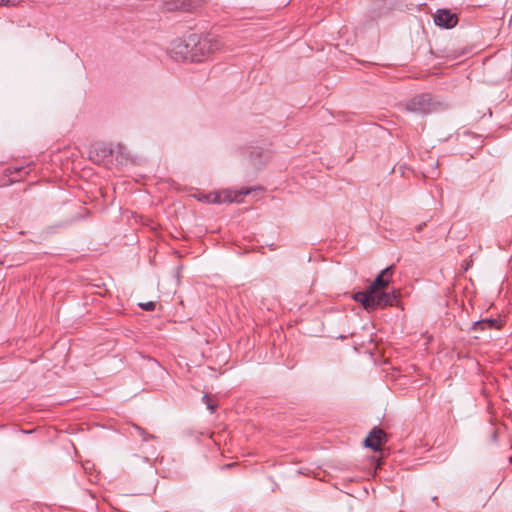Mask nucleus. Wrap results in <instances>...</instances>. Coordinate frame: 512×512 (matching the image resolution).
<instances>
[{
    "instance_id": "nucleus-1",
    "label": "nucleus",
    "mask_w": 512,
    "mask_h": 512,
    "mask_svg": "<svg viewBox=\"0 0 512 512\" xmlns=\"http://www.w3.org/2000/svg\"><path fill=\"white\" fill-rule=\"evenodd\" d=\"M223 43L216 37L198 38L193 35L187 40L181 41L176 46V53L190 61H200L202 57L220 51Z\"/></svg>"
},
{
    "instance_id": "nucleus-2",
    "label": "nucleus",
    "mask_w": 512,
    "mask_h": 512,
    "mask_svg": "<svg viewBox=\"0 0 512 512\" xmlns=\"http://www.w3.org/2000/svg\"><path fill=\"white\" fill-rule=\"evenodd\" d=\"M354 299L360 302L367 311H374L378 308L394 305L397 301V294L377 290L371 294L356 293Z\"/></svg>"
},
{
    "instance_id": "nucleus-3",
    "label": "nucleus",
    "mask_w": 512,
    "mask_h": 512,
    "mask_svg": "<svg viewBox=\"0 0 512 512\" xmlns=\"http://www.w3.org/2000/svg\"><path fill=\"white\" fill-rule=\"evenodd\" d=\"M256 188H243L240 190H231L224 189L220 191H215L208 194L199 195L198 199L200 201H205L207 203L214 204H223V203H241L243 202V198L246 195L251 194L256 191Z\"/></svg>"
},
{
    "instance_id": "nucleus-4",
    "label": "nucleus",
    "mask_w": 512,
    "mask_h": 512,
    "mask_svg": "<svg viewBox=\"0 0 512 512\" xmlns=\"http://www.w3.org/2000/svg\"><path fill=\"white\" fill-rule=\"evenodd\" d=\"M432 97L428 94L418 95L411 99L407 104V108L413 112L427 113L434 109Z\"/></svg>"
},
{
    "instance_id": "nucleus-5",
    "label": "nucleus",
    "mask_w": 512,
    "mask_h": 512,
    "mask_svg": "<svg viewBox=\"0 0 512 512\" xmlns=\"http://www.w3.org/2000/svg\"><path fill=\"white\" fill-rule=\"evenodd\" d=\"M394 272V265H391L380 272V274L376 277L373 283L369 286L366 291L362 293H374V291L381 290L383 291L391 281L392 275Z\"/></svg>"
},
{
    "instance_id": "nucleus-6",
    "label": "nucleus",
    "mask_w": 512,
    "mask_h": 512,
    "mask_svg": "<svg viewBox=\"0 0 512 512\" xmlns=\"http://www.w3.org/2000/svg\"><path fill=\"white\" fill-rule=\"evenodd\" d=\"M201 0H166L164 7L167 11H191L201 5Z\"/></svg>"
},
{
    "instance_id": "nucleus-7",
    "label": "nucleus",
    "mask_w": 512,
    "mask_h": 512,
    "mask_svg": "<svg viewBox=\"0 0 512 512\" xmlns=\"http://www.w3.org/2000/svg\"><path fill=\"white\" fill-rule=\"evenodd\" d=\"M386 441V434L382 429L374 428L366 437L364 444L375 451L381 449V446Z\"/></svg>"
},
{
    "instance_id": "nucleus-8",
    "label": "nucleus",
    "mask_w": 512,
    "mask_h": 512,
    "mask_svg": "<svg viewBox=\"0 0 512 512\" xmlns=\"http://www.w3.org/2000/svg\"><path fill=\"white\" fill-rule=\"evenodd\" d=\"M434 22L436 25L444 28H453L457 22L456 14L451 13L449 10H438L434 15Z\"/></svg>"
},
{
    "instance_id": "nucleus-9",
    "label": "nucleus",
    "mask_w": 512,
    "mask_h": 512,
    "mask_svg": "<svg viewBox=\"0 0 512 512\" xmlns=\"http://www.w3.org/2000/svg\"><path fill=\"white\" fill-rule=\"evenodd\" d=\"M500 327L501 323L497 319H483L473 325L474 330L499 329Z\"/></svg>"
},
{
    "instance_id": "nucleus-10",
    "label": "nucleus",
    "mask_w": 512,
    "mask_h": 512,
    "mask_svg": "<svg viewBox=\"0 0 512 512\" xmlns=\"http://www.w3.org/2000/svg\"><path fill=\"white\" fill-rule=\"evenodd\" d=\"M203 401L205 402V404L207 405V408L211 411V412H214L217 405L210 399V397L208 395H204L203 396Z\"/></svg>"
},
{
    "instance_id": "nucleus-11",
    "label": "nucleus",
    "mask_w": 512,
    "mask_h": 512,
    "mask_svg": "<svg viewBox=\"0 0 512 512\" xmlns=\"http://www.w3.org/2000/svg\"><path fill=\"white\" fill-rule=\"evenodd\" d=\"M139 306L145 311H153L156 307V303L153 301L139 303Z\"/></svg>"
},
{
    "instance_id": "nucleus-12",
    "label": "nucleus",
    "mask_w": 512,
    "mask_h": 512,
    "mask_svg": "<svg viewBox=\"0 0 512 512\" xmlns=\"http://www.w3.org/2000/svg\"><path fill=\"white\" fill-rule=\"evenodd\" d=\"M140 220H141V217L136 215V214H134V213H131L130 216H127V218H126L127 222L133 221V222L137 223Z\"/></svg>"
},
{
    "instance_id": "nucleus-13",
    "label": "nucleus",
    "mask_w": 512,
    "mask_h": 512,
    "mask_svg": "<svg viewBox=\"0 0 512 512\" xmlns=\"http://www.w3.org/2000/svg\"><path fill=\"white\" fill-rule=\"evenodd\" d=\"M19 2V0H0V5L5 6H14Z\"/></svg>"
},
{
    "instance_id": "nucleus-14",
    "label": "nucleus",
    "mask_w": 512,
    "mask_h": 512,
    "mask_svg": "<svg viewBox=\"0 0 512 512\" xmlns=\"http://www.w3.org/2000/svg\"><path fill=\"white\" fill-rule=\"evenodd\" d=\"M174 228L175 231H171L170 233L172 234L173 237L175 238H179L180 236H182V233L181 231L178 229L177 226H172Z\"/></svg>"
}]
</instances>
